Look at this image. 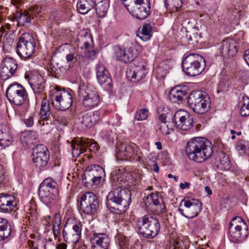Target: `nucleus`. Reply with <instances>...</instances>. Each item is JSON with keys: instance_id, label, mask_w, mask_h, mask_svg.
<instances>
[{"instance_id": "f257e3e1", "label": "nucleus", "mask_w": 249, "mask_h": 249, "mask_svg": "<svg viewBox=\"0 0 249 249\" xmlns=\"http://www.w3.org/2000/svg\"><path fill=\"white\" fill-rule=\"evenodd\" d=\"M186 152L190 160L200 163L209 159L213 151L209 140L203 137H195L187 142Z\"/></svg>"}, {"instance_id": "f03ea898", "label": "nucleus", "mask_w": 249, "mask_h": 249, "mask_svg": "<svg viewBox=\"0 0 249 249\" xmlns=\"http://www.w3.org/2000/svg\"><path fill=\"white\" fill-rule=\"evenodd\" d=\"M58 185L52 178L43 180L38 188V196L40 200L46 205L51 207L54 205L58 199Z\"/></svg>"}, {"instance_id": "7ed1b4c3", "label": "nucleus", "mask_w": 249, "mask_h": 249, "mask_svg": "<svg viewBox=\"0 0 249 249\" xmlns=\"http://www.w3.org/2000/svg\"><path fill=\"white\" fill-rule=\"evenodd\" d=\"M108 198L115 204L116 207L114 209L118 211L117 213L121 214L128 209L131 201V194L128 188L118 187L109 193Z\"/></svg>"}, {"instance_id": "20e7f679", "label": "nucleus", "mask_w": 249, "mask_h": 249, "mask_svg": "<svg viewBox=\"0 0 249 249\" xmlns=\"http://www.w3.org/2000/svg\"><path fill=\"white\" fill-rule=\"evenodd\" d=\"M188 103L193 111L202 114L208 111L211 101L208 94L201 90H195L188 96Z\"/></svg>"}, {"instance_id": "39448f33", "label": "nucleus", "mask_w": 249, "mask_h": 249, "mask_svg": "<svg viewBox=\"0 0 249 249\" xmlns=\"http://www.w3.org/2000/svg\"><path fill=\"white\" fill-rule=\"evenodd\" d=\"M205 61L197 53H190L186 55L182 61V68L184 72L189 76H195L200 74L204 70Z\"/></svg>"}, {"instance_id": "423d86ee", "label": "nucleus", "mask_w": 249, "mask_h": 249, "mask_svg": "<svg viewBox=\"0 0 249 249\" xmlns=\"http://www.w3.org/2000/svg\"><path fill=\"white\" fill-rule=\"evenodd\" d=\"M50 96L52 105L57 109H68L73 102L71 94L69 91L60 89L58 87H55L51 90Z\"/></svg>"}, {"instance_id": "0eeeda50", "label": "nucleus", "mask_w": 249, "mask_h": 249, "mask_svg": "<svg viewBox=\"0 0 249 249\" xmlns=\"http://www.w3.org/2000/svg\"><path fill=\"white\" fill-rule=\"evenodd\" d=\"M17 53L23 58L31 57L35 52L36 43L33 36L29 33H24L19 38L17 46Z\"/></svg>"}, {"instance_id": "6e6552de", "label": "nucleus", "mask_w": 249, "mask_h": 249, "mask_svg": "<svg viewBox=\"0 0 249 249\" xmlns=\"http://www.w3.org/2000/svg\"><path fill=\"white\" fill-rule=\"evenodd\" d=\"M104 175V170L101 166L96 165L89 166L83 175V182L84 185L86 187L97 186L103 180Z\"/></svg>"}, {"instance_id": "1a4fd4ad", "label": "nucleus", "mask_w": 249, "mask_h": 249, "mask_svg": "<svg viewBox=\"0 0 249 249\" xmlns=\"http://www.w3.org/2000/svg\"><path fill=\"white\" fill-rule=\"evenodd\" d=\"M79 94L82 99L83 105L87 108H91L96 107L100 102L98 92L91 86L80 87Z\"/></svg>"}, {"instance_id": "9d476101", "label": "nucleus", "mask_w": 249, "mask_h": 249, "mask_svg": "<svg viewBox=\"0 0 249 249\" xmlns=\"http://www.w3.org/2000/svg\"><path fill=\"white\" fill-rule=\"evenodd\" d=\"M6 96L10 103L20 106L24 103L27 94L25 88L21 85L14 83L7 88Z\"/></svg>"}, {"instance_id": "9b49d317", "label": "nucleus", "mask_w": 249, "mask_h": 249, "mask_svg": "<svg viewBox=\"0 0 249 249\" xmlns=\"http://www.w3.org/2000/svg\"><path fill=\"white\" fill-rule=\"evenodd\" d=\"M160 230V225L157 218L150 215H145L142 217L141 234L147 238L156 236Z\"/></svg>"}, {"instance_id": "f8f14e48", "label": "nucleus", "mask_w": 249, "mask_h": 249, "mask_svg": "<svg viewBox=\"0 0 249 249\" xmlns=\"http://www.w3.org/2000/svg\"><path fill=\"white\" fill-rule=\"evenodd\" d=\"M99 207V201L93 193L87 192L80 197V209L85 214L93 215Z\"/></svg>"}, {"instance_id": "ddd939ff", "label": "nucleus", "mask_w": 249, "mask_h": 249, "mask_svg": "<svg viewBox=\"0 0 249 249\" xmlns=\"http://www.w3.org/2000/svg\"><path fill=\"white\" fill-rule=\"evenodd\" d=\"M71 153L73 157L77 158L80 155L87 151L96 152L98 150V146L94 142L89 139L72 140L71 144Z\"/></svg>"}, {"instance_id": "4468645a", "label": "nucleus", "mask_w": 249, "mask_h": 249, "mask_svg": "<svg viewBox=\"0 0 249 249\" xmlns=\"http://www.w3.org/2000/svg\"><path fill=\"white\" fill-rule=\"evenodd\" d=\"M140 46L138 42H136L133 47L129 48L130 53H127L124 49L120 47H117L115 50V57L116 60L126 63L129 61L133 60L134 65L137 61V58L139 56V51Z\"/></svg>"}, {"instance_id": "2eb2a0df", "label": "nucleus", "mask_w": 249, "mask_h": 249, "mask_svg": "<svg viewBox=\"0 0 249 249\" xmlns=\"http://www.w3.org/2000/svg\"><path fill=\"white\" fill-rule=\"evenodd\" d=\"M32 156L34 165L39 169H41L46 166L50 157L47 148L41 144L36 146L34 150Z\"/></svg>"}, {"instance_id": "dca6fc26", "label": "nucleus", "mask_w": 249, "mask_h": 249, "mask_svg": "<svg viewBox=\"0 0 249 249\" xmlns=\"http://www.w3.org/2000/svg\"><path fill=\"white\" fill-rule=\"evenodd\" d=\"M174 118L176 125L178 129L182 131H187L193 127V118L186 111L178 110L175 113Z\"/></svg>"}, {"instance_id": "f3484780", "label": "nucleus", "mask_w": 249, "mask_h": 249, "mask_svg": "<svg viewBox=\"0 0 249 249\" xmlns=\"http://www.w3.org/2000/svg\"><path fill=\"white\" fill-rule=\"evenodd\" d=\"M238 43L237 39L228 38L218 45V49L223 56L232 57L237 53Z\"/></svg>"}, {"instance_id": "a211bd4d", "label": "nucleus", "mask_w": 249, "mask_h": 249, "mask_svg": "<svg viewBox=\"0 0 249 249\" xmlns=\"http://www.w3.org/2000/svg\"><path fill=\"white\" fill-rule=\"evenodd\" d=\"M0 76L3 80H6L12 76L18 68L15 59L10 57H5L1 64Z\"/></svg>"}, {"instance_id": "6ab92c4d", "label": "nucleus", "mask_w": 249, "mask_h": 249, "mask_svg": "<svg viewBox=\"0 0 249 249\" xmlns=\"http://www.w3.org/2000/svg\"><path fill=\"white\" fill-rule=\"evenodd\" d=\"M185 207L186 217L192 218L196 216L201 211V203L197 199L184 198L179 204Z\"/></svg>"}, {"instance_id": "aec40b11", "label": "nucleus", "mask_w": 249, "mask_h": 249, "mask_svg": "<svg viewBox=\"0 0 249 249\" xmlns=\"http://www.w3.org/2000/svg\"><path fill=\"white\" fill-rule=\"evenodd\" d=\"M132 146L126 143H121L116 145V158L118 160H128L135 155L137 152Z\"/></svg>"}, {"instance_id": "412c9836", "label": "nucleus", "mask_w": 249, "mask_h": 249, "mask_svg": "<svg viewBox=\"0 0 249 249\" xmlns=\"http://www.w3.org/2000/svg\"><path fill=\"white\" fill-rule=\"evenodd\" d=\"M96 77L98 83L104 88L109 89L111 86L112 80L105 65L99 62L96 67Z\"/></svg>"}, {"instance_id": "4be33fe9", "label": "nucleus", "mask_w": 249, "mask_h": 249, "mask_svg": "<svg viewBox=\"0 0 249 249\" xmlns=\"http://www.w3.org/2000/svg\"><path fill=\"white\" fill-rule=\"evenodd\" d=\"M92 249H108L110 240L106 234L94 233L90 239Z\"/></svg>"}, {"instance_id": "5701e85b", "label": "nucleus", "mask_w": 249, "mask_h": 249, "mask_svg": "<svg viewBox=\"0 0 249 249\" xmlns=\"http://www.w3.org/2000/svg\"><path fill=\"white\" fill-rule=\"evenodd\" d=\"M18 201L15 196L4 195L0 196V209L4 213L15 211Z\"/></svg>"}, {"instance_id": "b1692460", "label": "nucleus", "mask_w": 249, "mask_h": 249, "mask_svg": "<svg viewBox=\"0 0 249 249\" xmlns=\"http://www.w3.org/2000/svg\"><path fill=\"white\" fill-rule=\"evenodd\" d=\"M90 39V37L89 35L87 33H84L83 36L82 33L78 34L77 38V46L78 47L82 49L85 48V55L87 57L88 60L89 58L93 59L96 54V52L94 51L89 50L90 44H89V40Z\"/></svg>"}, {"instance_id": "393cba45", "label": "nucleus", "mask_w": 249, "mask_h": 249, "mask_svg": "<svg viewBox=\"0 0 249 249\" xmlns=\"http://www.w3.org/2000/svg\"><path fill=\"white\" fill-rule=\"evenodd\" d=\"M128 176V174L122 169H118L112 171L110 178L112 185L122 187L127 185Z\"/></svg>"}, {"instance_id": "a878e982", "label": "nucleus", "mask_w": 249, "mask_h": 249, "mask_svg": "<svg viewBox=\"0 0 249 249\" xmlns=\"http://www.w3.org/2000/svg\"><path fill=\"white\" fill-rule=\"evenodd\" d=\"M29 84L34 93H40L45 89V80L40 74L36 73L29 79Z\"/></svg>"}, {"instance_id": "bb28decb", "label": "nucleus", "mask_w": 249, "mask_h": 249, "mask_svg": "<svg viewBox=\"0 0 249 249\" xmlns=\"http://www.w3.org/2000/svg\"><path fill=\"white\" fill-rule=\"evenodd\" d=\"M162 201L161 197L157 194L153 193L148 194L146 196H144L143 198V203L144 204L146 209H150L152 205L156 206L160 205V210L159 212L160 213L164 212L163 209L165 207L163 204H160V202Z\"/></svg>"}, {"instance_id": "cd10ccee", "label": "nucleus", "mask_w": 249, "mask_h": 249, "mask_svg": "<svg viewBox=\"0 0 249 249\" xmlns=\"http://www.w3.org/2000/svg\"><path fill=\"white\" fill-rule=\"evenodd\" d=\"M13 142V138L10 128L6 124H0V145L7 147Z\"/></svg>"}, {"instance_id": "c85d7f7f", "label": "nucleus", "mask_w": 249, "mask_h": 249, "mask_svg": "<svg viewBox=\"0 0 249 249\" xmlns=\"http://www.w3.org/2000/svg\"><path fill=\"white\" fill-rule=\"evenodd\" d=\"M100 118L101 113L99 111L88 112L82 116L81 123L86 128H89L96 124L100 120Z\"/></svg>"}, {"instance_id": "c756f323", "label": "nucleus", "mask_w": 249, "mask_h": 249, "mask_svg": "<svg viewBox=\"0 0 249 249\" xmlns=\"http://www.w3.org/2000/svg\"><path fill=\"white\" fill-rule=\"evenodd\" d=\"M19 138L22 143L27 145L36 144L39 141L38 134L34 131H24L20 134Z\"/></svg>"}, {"instance_id": "7c9ffc66", "label": "nucleus", "mask_w": 249, "mask_h": 249, "mask_svg": "<svg viewBox=\"0 0 249 249\" xmlns=\"http://www.w3.org/2000/svg\"><path fill=\"white\" fill-rule=\"evenodd\" d=\"M186 94V91L183 90L180 86H176L171 89L168 98L172 103H179L182 101Z\"/></svg>"}, {"instance_id": "2f4dec72", "label": "nucleus", "mask_w": 249, "mask_h": 249, "mask_svg": "<svg viewBox=\"0 0 249 249\" xmlns=\"http://www.w3.org/2000/svg\"><path fill=\"white\" fill-rule=\"evenodd\" d=\"M11 232V226L7 219L0 217V241L8 238Z\"/></svg>"}, {"instance_id": "473e14b6", "label": "nucleus", "mask_w": 249, "mask_h": 249, "mask_svg": "<svg viewBox=\"0 0 249 249\" xmlns=\"http://www.w3.org/2000/svg\"><path fill=\"white\" fill-rule=\"evenodd\" d=\"M94 5H96L95 0H79L77 3V9L82 15L86 14Z\"/></svg>"}, {"instance_id": "72a5a7b5", "label": "nucleus", "mask_w": 249, "mask_h": 249, "mask_svg": "<svg viewBox=\"0 0 249 249\" xmlns=\"http://www.w3.org/2000/svg\"><path fill=\"white\" fill-rule=\"evenodd\" d=\"M229 232L231 238L235 241H242L248 236L249 232L247 228H229Z\"/></svg>"}, {"instance_id": "f704fd0d", "label": "nucleus", "mask_w": 249, "mask_h": 249, "mask_svg": "<svg viewBox=\"0 0 249 249\" xmlns=\"http://www.w3.org/2000/svg\"><path fill=\"white\" fill-rule=\"evenodd\" d=\"M237 106L242 116H249V98L248 97L244 95L239 97Z\"/></svg>"}, {"instance_id": "c9c22d12", "label": "nucleus", "mask_w": 249, "mask_h": 249, "mask_svg": "<svg viewBox=\"0 0 249 249\" xmlns=\"http://www.w3.org/2000/svg\"><path fill=\"white\" fill-rule=\"evenodd\" d=\"M76 234L75 232H73L70 229L66 230L64 228L63 231V237L64 240L67 242L76 243L78 242L81 237V235Z\"/></svg>"}, {"instance_id": "e433bc0d", "label": "nucleus", "mask_w": 249, "mask_h": 249, "mask_svg": "<svg viewBox=\"0 0 249 249\" xmlns=\"http://www.w3.org/2000/svg\"><path fill=\"white\" fill-rule=\"evenodd\" d=\"M39 115L40 119L42 120H47L51 115L49 101L47 99L42 101Z\"/></svg>"}, {"instance_id": "4c0bfd02", "label": "nucleus", "mask_w": 249, "mask_h": 249, "mask_svg": "<svg viewBox=\"0 0 249 249\" xmlns=\"http://www.w3.org/2000/svg\"><path fill=\"white\" fill-rule=\"evenodd\" d=\"M185 0H165L167 9L171 13H174L180 8Z\"/></svg>"}, {"instance_id": "58836bf2", "label": "nucleus", "mask_w": 249, "mask_h": 249, "mask_svg": "<svg viewBox=\"0 0 249 249\" xmlns=\"http://www.w3.org/2000/svg\"><path fill=\"white\" fill-rule=\"evenodd\" d=\"M170 69L169 61L167 60L163 61L159 64L158 67L156 69V72L160 78H163L165 76L166 73L168 72Z\"/></svg>"}, {"instance_id": "ea45409f", "label": "nucleus", "mask_w": 249, "mask_h": 249, "mask_svg": "<svg viewBox=\"0 0 249 249\" xmlns=\"http://www.w3.org/2000/svg\"><path fill=\"white\" fill-rule=\"evenodd\" d=\"M28 244L30 249H46L45 241L38 236L34 240H29Z\"/></svg>"}, {"instance_id": "a19ab883", "label": "nucleus", "mask_w": 249, "mask_h": 249, "mask_svg": "<svg viewBox=\"0 0 249 249\" xmlns=\"http://www.w3.org/2000/svg\"><path fill=\"white\" fill-rule=\"evenodd\" d=\"M152 34V26L150 23H145L143 25L141 31V40L143 41L149 40Z\"/></svg>"}, {"instance_id": "79ce46f5", "label": "nucleus", "mask_w": 249, "mask_h": 249, "mask_svg": "<svg viewBox=\"0 0 249 249\" xmlns=\"http://www.w3.org/2000/svg\"><path fill=\"white\" fill-rule=\"evenodd\" d=\"M115 239L119 249H129L128 240L124 235L118 234L116 235Z\"/></svg>"}, {"instance_id": "37998d69", "label": "nucleus", "mask_w": 249, "mask_h": 249, "mask_svg": "<svg viewBox=\"0 0 249 249\" xmlns=\"http://www.w3.org/2000/svg\"><path fill=\"white\" fill-rule=\"evenodd\" d=\"M53 230L54 236L55 238L60 234V227L61 225V218L60 215L55 214L53 218Z\"/></svg>"}, {"instance_id": "c03bdc74", "label": "nucleus", "mask_w": 249, "mask_h": 249, "mask_svg": "<svg viewBox=\"0 0 249 249\" xmlns=\"http://www.w3.org/2000/svg\"><path fill=\"white\" fill-rule=\"evenodd\" d=\"M131 16H138L140 9V1L130 3H124Z\"/></svg>"}, {"instance_id": "a18cd8bd", "label": "nucleus", "mask_w": 249, "mask_h": 249, "mask_svg": "<svg viewBox=\"0 0 249 249\" xmlns=\"http://www.w3.org/2000/svg\"><path fill=\"white\" fill-rule=\"evenodd\" d=\"M231 227L235 228H248L245 222L239 216H237L232 219L229 225V228Z\"/></svg>"}, {"instance_id": "49530a36", "label": "nucleus", "mask_w": 249, "mask_h": 249, "mask_svg": "<svg viewBox=\"0 0 249 249\" xmlns=\"http://www.w3.org/2000/svg\"><path fill=\"white\" fill-rule=\"evenodd\" d=\"M15 20L16 18L17 25L20 26L29 27L31 24L30 17H9V18Z\"/></svg>"}, {"instance_id": "de8ad7c7", "label": "nucleus", "mask_w": 249, "mask_h": 249, "mask_svg": "<svg viewBox=\"0 0 249 249\" xmlns=\"http://www.w3.org/2000/svg\"><path fill=\"white\" fill-rule=\"evenodd\" d=\"M219 161L221 166L225 170H228L231 168V161L228 155L223 153H220L219 155Z\"/></svg>"}, {"instance_id": "09e8293b", "label": "nucleus", "mask_w": 249, "mask_h": 249, "mask_svg": "<svg viewBox=\"0 0 249 249\" xmlns=\"http://www.w3.org/2000/svg\"><path fill=\"white\" fill-rule=\"evenodd\" d=\"M249 148V142L242 140L237 142L236 149L240 154L244 153Z\"/></svg>"}, {"instance_id": "8fccbe9b", "label": "nucleus", "mask_w": 249, "mask_h": 249, "mask_svg": "<svg viewBox=\"0 0 249 249\" xmlns=\"http://www.w3.org/2000/svg\"><path fill=\"white\" fill-rule=\"evenodd\" d=\"M100 136L101 138L108 143H113L114 142V135L111 131L103 130L100 132Z\"/></svg>"}, {"instance_id": "3c124183", "label": "nucleus", "mask_w": 249, "mask_h": 249, "mask_svg": "<svg viewBox=\"0 0 249 249\" xmlns=\"http://www.w3.org/2000/svg\"><path fill=\"white\" fill-rule=\"evenodd\" d=\"M137 61L136 63V69L133 71L129 70L126 71V75L128 78H130V80L132 82L136 81V76L138 71H139V58H137Z\"/></svg>"}, {"instance_id": "603ef678", "label": "nucleus", "mask_w": 249, "mask_h": 249, "mask_svg": "<svg viewBox=\"0 0 249 249\" xmlns=\"http://www.w3.org/2000/svg\"><path fill=\"white\" fill-rule=\"evenodd\" d=\"M150 9L149 0H141V12H144L145 16H149Z\"/></svg>"}, {"instance_id": "864d4df0", "label": "nucleus", "mask_w": 249, "mask_h": 249, "mask_svg": "<svg viewBox=\"0 0 249 249\" xmlns=\"http://www.w3.org/2000/svg\"><path fill=\"white\" fill-rule=\"evenodd\" d=\"M108 7V4L105 3V4H102L96 8V11L98 16H106L107 14Z\"/></svg>"}, {"instance_id": "5fc2aeb1", "label": "nucleus", "mask_w": 249, "mask_h": 249, "mask_svg": "<svg viewBox=\"0 0 249 249\" xmlns=\"http://www.w3.org/2000/svg\"><path fill=\"white\" fill-rule=\"evenodd\" d=\"M82 227L83 224L81 222L76 221L72 225L71 228L70 230H71L73 232H75L76 234L81 235Z\"/></svg>"}, {"instance_id": "6e6d98bb", "label": "nucleus", "mask_w": 249, "mask_h": 249, "mask_svg": "<svg viewBox=\"0 0 249 249\" xmlns=\"http://www.w3.org/2000/svg\"><path fill=\"white\" fill-rule=\"evenodd\" d=\"M75 63L79 65H87L88 63L87 57L86 55L79 54L78 53L75 59Z\"/></svg>"}, {"instance_id": "4d7b16f0", "label": "nucleus", "mask_w": 249, "mask_h": 249, "mask_svg": "<svg viewBox=\"0 0 249 249\" xmlns=\"http://www.w3.org/2000/svg\"><path fill=\"white\" fill-rule=\"evenodd\" d=\"M25 218L29 220H35L36 218V213L34 208H29L27 210Z\"/></svg>"}, {"instance_id": "13d9d810", "label": "nucleus", "mask_w": 249, "mask_h": 249, "mask_svg": "<svg viewBox=\"0 0 249 249\" xmlns=\"http://www.w3.org/2000/svg\"><path fill=\"white\" fill-rule=\"evenodd\" d=\"M9 179L7 175H6L5 170H4L0 172V187L6 185Z\"/></svg>"}, {"instance_id": "bf43d9fd", "label": "nucleus", "mask_w": 249, "mask_h": 249, "mask_svg": "<svg viewBox=\"0 0 249 249\" xmlns=\"http://www.w3.org/2000/svg\"><path fill=\"white\" fill-rule=\"evenodd\" d=\"M159 129L163 135H168L173 131V129L169 128L166 123L160 124Z\"/></svg>"}, {"instance_id": "052dcab7", "label": "nucleus", "mask_w": 249, "mask_h": 249, "mask_svg": "<svg viewBox=\"0 0 249 249\" xmlns=\"http://www.w3.org/2000/svg\"><path fill=\"white\" fill-rule=\"evenodd\" d=\"M61 70L60 67L58 68H56L54 66L51 65L48 69V72L52 76L56 77L57 75L59 74Z\"/></svg>"}, {"instance_id": "680f3d73", "label": "nucleus", "mask_w": 249, "mask_h": 249, "mask_svg": "<svg viewBox=\"0 0 249 249\" xmlns=\"http://www.w3.org/2000/svg\"><path fill=\"white\" fill-rule=\"evenodd\" d=\"M34 117L35 115H32L23 120L24 123L27 127H32L34 125Z\"/></svg>"}, {"instance_id": "e2e57ef3", "label": "nucleus", "mask_w": 249, "mask_h": 249, "mask_svg": "<svg viewBox=\"0 0 249 249\" xmlns=\"http://www.w3.org/2000/svg\"><path fill=\"white\" fill-rule=\"evenodd\" d=\"M13 42L11 39L6 38L3 41V49H4L5 50H7L8 51H10L12 49Z\"/></svg>"}, {"instance_id": "0e129e2a", "label": "nucleus", "mask_w": 249, "mask_h": 249, "mask_svg": "<svg viewBox=\"0 0 249 249\" xmlns=\"http://www.w3.org/2000/svg\"><path fill=\"white\" fill-rule=\"evenodd\" d=\"M150 115L149 110L146 108L141 109V121L147 119Z\"/></svg>"}, {"instance_id": "69168bd1", "label": "nucleus", "mask_w": 249, "mask_h": 249, "mask_svg": "<svg viewBox=\"0 0 249 249\" xmlns=\"http://www.w3.org/2000/svg\"><path fill=\"white\" fill-rule=\"evenodd\" d=\"M77 53H70L67 55L66 59L68 62L73 61L75 62V59Z\"/></svg>"}, {"instance_id": "338daca9", "label": "nucleus", "mask_w": 249, "mask_h": 249, "mask_svg": "<svg viewBox=\"0 0 249 249\" xmlns=\"http://www.w3.org/2000/svg\"><path fill=\"white\" fill-rule=\"evenodd\" d=\"M57 121L59 124L64 126L66 125L68 123L67 118L64 116L59 117Z\"/></svg>"}, {"instance_id": "774afa93", "label": "nucleus", "mask_w": 249, "mask_h": 249, "mask_svg": "<svg viewBox=\"0 0 249 249\" xmlns=\"http://www.w3.org/2000/svg\"><path fill=\"white\" fill-rule=\"evenodd\" d=\"M51 218V216L49 215L43 216V217L42 218L43 224L44 225H46L47 226H51V223H50Z\"/></svg>"}]
</instances>
